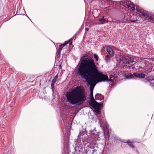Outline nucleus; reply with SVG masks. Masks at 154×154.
I'll return each mask as SVG.
<instances>
[{
	"instance_id": "f257e3e1",
	"label": "nucleus",
	"mask_w": 154,
	"mask_h": 154,
	"mask_svg": "<svg viewBox=\"0 0 154 154\" xmlns=\"http://www.w3.org/2000/svg\"><path fill=\"white\" fill-rule=\"evenodd\" d=\"M84 57L83 56L80 59L78 65L77 73L79 76L85 79L90 85L91 98L89 104L94 108L95 112L99 114L100 108L103 103H99L94 99L93 91L96 83L102 81H108V77L98 71L93 59Z\"/></svg>"
},
{
	"instance_id": "f03ea898",
	"label": "nucleus",
	"mask_w": 154,
	"mask_h": 154,
	"mask_svg": "<svg viewBox=\"0 0 154 154\" xmlns=\"http://www.w3.org/2000/svg\"><path fill=\"white\" fill-rule=\"evenodd\" d=\"M68 102L72 105H80L86 99V94L84 89L80 86H77L66 94Z\"/></svg>"
},
{
	"instance_id": "7ed1b4c3",
	"label": "nucleus",
	"mask_w": 154,
	"mask_h": 154,
	"mask_svg": "<svg viewBox=\"0 0 154 154\" xmlns=\"http://www.w3.org/2000/svg\"><path fill=\"white\" fill-rule=\"evenodd\" d=\"M135 62L134 58L124 55L120 56L119 60L117 61V63L120 65V67L122 68L127 65L131 66L134 65Z\"/></svg>"
},
{
	"instance_id": "20e7f679",
	"label": "nucleus",
	"mask_w": 154,
	"mask_h": 154,
	"mask_svg": "<svg viewBox=\"0 0 154 154\" xmlns=\"http://www.w3.org/2000/svg\"><path fill=\"white\" fill-rule=\"evenodd\" d=\"M135 12L139 14L140 16L145 17L146 20L147 21H151L153 19L152 16H149L148 14L144 12V11L140 7L138 6H136V8H135Z\"/></svg>"
},
{
	"instance_id": "39448f33",
	"label": "nucleus",
	"mask_w": 154,
	"mask_h": 154,
	"mask_svg": "<svg viewBox=\"0 0 154 154\" xmlns=\"http://www.w3.org/2000/svg\"><path fill=\"white\" fill-rule=\"evenodd\" d=\"M125 4V7L128 8L131 11H134L135 10V5L133 3L128 2H126V5Z\"/></svg>"
},
{
	"instance_id": "423d86ee",
	"label": "nucleus",
	"mask_w": 154,
	"mask_h": 154,
	"mask_svg": "<svg viewBox=\"0 0 154 154\" xmlns=\"http://www.w3.org/2000/svg\"><path fill=\"white\" fill-rule=\"evenodd\" d=\"M97 144L95 141H92L88 145L87 147L90 149H93L95 147H97Z\"/></svg>"
},
{
	"instance_id": "0eeeda50",
	"label": "nucleus",
	"mask_w": 154,
	"mask_h": 154,
	"mask_svg": "<svg viewBox=\"0 0 154 154\" xmlns=\"http://www.w3.org/2000/svg\"><path fill=\"white\" fill-rule=\"evenodd\" d=\"M106 50L108 53L111 57H112L114 56V54L113 51L109 46H107Z\"/></svg>"
},
{
	"instance_id": "6e6552de",
	"label": "nucleus",
	"mask_w": 154,
	"mask_h": 154,
	"mask_svg": "<svg viewBox=\"0 0 154 154\" xmlns=\"http://www.w3.org/2000/svg\"><path fill=\"white\" fill-rule=\"evenodd\" d=\"M131 15H128V14H125L124 18V21L125 22H130Z\"/></svg>"
},
{
	"instance_id": "1a4fd4ad",
	"label": "nucleus",
	"mask_w": 154,
	"mask_h": 154,
	"mask_svg": "<svg viewBox=\"0 0 154 154\" xmlns=\"http://www.w3.org/2000/svg\"><path fill=\"white\" fill-rule=\"evenodd\" d=\"M137 21V16L135 15H131L130 22H136Z\"/></svg>"
},
{
	"instance_id": "9d476101",
	"label": "nucleus",
	"mask_w": 154,
	"mask_h": 154,
	"mask_svg": "<svg viewBox=\"0 0 154 154\" xmlns=\"http://www.w3.org/2000/svg\"><path fill=\"white\" fill-rule=\"evenodd\" d=\"M134 75H135L136 77L140 78H144L146 76L145 74L143 73H134Z\"/></svg>"
},
{
	"instance_id": "9b49d317",
	"label": "nucleus",
	"mask_w": 154,
	"mask_h": 154,
	"mask_svg": "<svg viewBox=\"0 0 154 154\" xmlns=\"http://www.w3.org/2000/svg\"><path fill=\"white\" fill-rule=\"evenodd\" d=\"M103 98V96L100 94H97L95 96V99L96 100H101Z\"/></svg>"
},
{
	"instance_id": "f8f14e48",
	"label": "nucleus",
	"mask_w": 154,
	"mask_h": 154,
	"mask_svg": "<svg viewBox=\"0 0 154 154\" xmlns=\"http://www.w3.org/2000/svg\"><path fill=\"white\" fill-rule=\"evenodd\" d=\"M146 79L149 81H153L154 80V76L153 75H150L148 77H147Z\"/></svg>"
},
{
	"instance_id": "ddd939ff",
	"label": "nucleus",
	"mask_w": 154,
	"mask_h": 154,
	"mask_svg": "<svg viewBox=\"0 0 154 154\" xmlns=\"http://www.w3.org/2000/svg\"><path fill=\"white\" fill-rule=\"evenodd\" d=\"M65 46V45L61 44L59 45V53L58 54H60L61 52V51L62 50L63 48Z\"/></svg>"
},
{
	"instance_id": "4468645a",
	"label": "nucleus",
	"mask_w": 154,
	"mask_h": 154,
	"mask_svg": "<svg viewBox=\"0 0 154 154\" xmlns=\"http://www.w3.org/2000/svg\"><path fill=\"white\" fill-rule=\"evenodd\" d=\"M58 77V75L57 74L54 77L53 79L52 83L54 84H55L56 82Z\"/></svg>"
},
{
	"instance_id": "2eb2a0df",
	"label": "nucleus",
	"mask_w": 154,
	"mask_h": 154,
	"mask_svg": "<svg viewBox=\"0 0 154 154\" xmlns=\"http://www.w3.org/2000/svg\"><path fill=\"white\" fill-rule=\"evenodd\" d=\"M115 79V77L112 75H110L109 76V81L113 82Z\"/></svg>"
},
{
	"instance_id": "dca6fc26",
	"label": "nucleus",
	"mask_w": 154,
	"mask_h": 154,
	"mask_svg": "<svg viewBox=\"0 0 154 154\" xmlns=\"http://www.w3.org/2000/svg\"><path fill=\"white\" fill-rule=\"evenodd\" d=\"M134 142H127V143H128V145L131 147L134 148V146L133 144V143Z\"/></svg>"
},
{
	"instance_id": "f3484780",
	"label": "nucleus",
	"mask_w": 154,
	"mask_h": 154,
	"mask_svg": "<svg viewBox=\"0 0 154 154\" xmlns=\"http://www.w3.org/2000/svg\"><path fill=\"white\" fill-rule=\"evenodd\" d=\"M105 60L106 62H109L110 61L109 57L108 55H107L105 58Z\"/></svg>"
},
{
	"instance_id": "a211bd4d",
	"label": "nucleus",
	"mask_w": 154,
	"mask_h": 154,
	"mask_svg": "<svg viewBox=\"0 0 154 154\" xmlns=\"http://www.w3.org/2000/svg\"><path fill=\"white\" fill-rule=\"evenodd\" d=\"M99 21L101 23L103 24L104 23L105 20L104 18V17H103L102 18L100 19L99 20Z\"/></svg>"
},
{
	"instance_id": "6ab92c4d",
	"label": "nucleus",
	"mask_w": 154,
	"mask_h": 154,
	"mask_svg": "<svg viewBox=\"0 0 154 154\" xmlns=\"http://www.w3.org/2000/svg\"><path fill=\"white\" fill-rule=\"evenodd\" d=\"M129 79H134L135 77H136L135 75H134V73L132 74L131 73L129 74Z\"/></svg>"
},
{
	"instance_id": "aec40b11",
	"label": "nucleus",
	"mask_w": 154,
	"mask_h": 154,
	"mask_svg": "<svg viewBox=\"0 0 154 154\" xmlns=\"http://www.w3.org/2000/svg\"><path fill=\"white\" fill-rule=\"evenodd\" d=\"M104 133L105 136H108V138L109 137V134L108 131H107L106 132L104 131Z\"/></svg>"
},
{
	"instance_id": "412c9836",
	"label": "nucleus",
	"mask_w": 154,
	"mask_h": 154,
	"mask_svg": "<svg viewBox=\"0 0 154 154\" xmlns=\"http://www.w3.org/2000/svg\"><path fill=\"white\" fill-rule=\"evenodd\" d=\"M94 58H95L96 61H97L98 60V56L96 54H94Z\"/></svg>"
},
{
	"instance_id": "4be33fe9",
	"label": "nucleus",
	"mask_w": 154,
	"mask_h": 154,
	"mask_svg": "<svg viewBox=\"0 0 154 154\" xmlns=\"http://www.w3.org/2000/svg\"><path fill=\"white\" fill-rule=\"evenodd\" d=\"M69 42V45H71L72 43V38H70L69 41H68Z\"/></svg>"
},
{
	"instance_id": "5701e85b",
	"label": "nucleus",
	"mask_w": 154,
	"mask_h": 154,
	"mask_svg": "<svg viewBox=\"0 0 154 154\" xmlns=\"http://www.w3.org/2000/svg\"><path fill=\"white\" fill-rule=\"evenodd\" d=\"M107 2L108 3H109V4H112V1L110 0H107Z\"/></svg>"
},
{
	"instance_id": "b1692460",
	"label": "nucleus",
	"mask_w": 154,
	"mask_h": 154,
	"mask_svg": "<svg viewBox=\"0 0 154 154\" xmlns=\"http://www.w3.org/2000/svg\"><path fill=\"white\" fill-rule=\"evenodd\" d=\"M54 84L52 83H51V87L52 89H53L54 88Z\"/></svg>"
},
{
	"instance_id": "393cba45",
	"label": "nucleus",
	"mask_w": 154,
	"mask_h": 154,
	"mask_svg": "<svg viewBox=\"0 0 154 154\" xmlns=\"http://www.w3.org/2000/svg\"><path fill=\"white\" fill-rule=\"evenodd\" d=\"M69 43V42H65L63 45H65V46Z\"/></svg>"
},
{
	"instance_id": "a878e982",
	"label": "nucleus",
	"mask_w": 154,
	"mask_h": 154,
	"mask_svg": "<svg viewBox=\"0 0 154 154\" xmlns=\"http://www.w3.org/2000/svg\"><path fill=\"white\" fill-rule=\"evenodd\" d=\"M125 77L127 79H129V74L126 75L125 76Z\"/></svg>"
},
{
	"instance_id": "bb28decb",
	"label": "nucleus",
	"mask_w": 154,
	"mask_h": 154,
	"mask_svg": "<svg viewBox=\"0 0 154 154\" xmlns=\"http://www.w3.org/2000/svg\"><path fill=\"white\" fill-rule=\"evenodd\" d=\"M89 30V29L88 28H86L85 29V31L86 32L88 31Z\"/></svg>"
},
{
	"instance_id": "cd10ccee",
	"label": "nucleus",
	"mask_w": 154,
	"mask_h": 154,
	"mask_svg": "<svg viewBox=\"0 0 154 154\" xmlns=\"http://www.w3.org/2000/svg\"><path fill=\"white\" fill-rule=\"evenodd\" d=\"M152 83L151 82L150 83V84L151 85H152Z\"/></svg>"
}]
</instances>
